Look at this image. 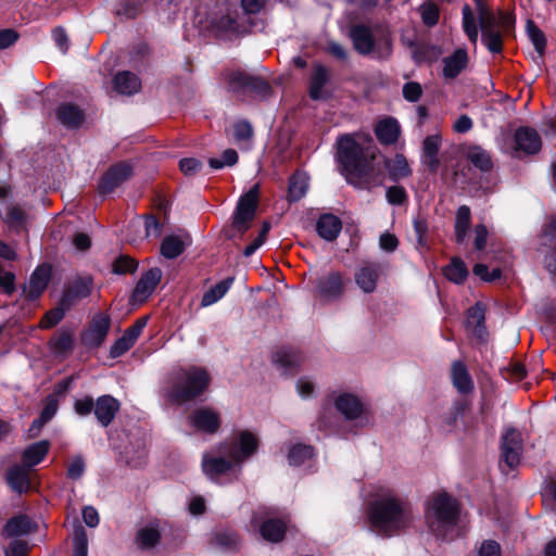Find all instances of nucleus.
<instances>
[{
    "mask_svg": "<svg viewBox=\"0 0 556 556\" xmlns=\"http://www.w3.org/2000/svg\"><path fill=\"white\" fill-rule=\"evenodd\" d=\"M337 160L349 184L368 190L382 185L384 174L375 146L363 147L354 135H342L337 141Z\"/></svg>",
    "mask_w": 556,
    "mask_h": 556,
    "instance_id": "1",
    "label": "nucleus"
},
{
    "mask_svg": "<svg viewBox=\"0 0 556 556\" xmlns=\"http://www.w3.org/2000/svg\"><path fill=\"white\" fill-rule=\"evenodd\" d=\"M371 528L380 535L392 536L407 528L414 520L410 505L390 489H382L368 508Z\"/></svg>",
    "mask_w": 556,
    "mask_h": 556,
    "instance_id": "2",
    "label": "nucleus"
},
{
    "mask_svg": "<svg viewBox=\"0 0 556 556\" xmlns=\"http://www.w3.org/2000/svg\"><path fill=\"white\" fill-rule=\"evenodd\" d=\"M258 440L250 431H241L238 439L225 452L230 460H226L223 457H211L205 454L202 460V467L205 475L211 479H216L220 475L232 469L235 465H239L250 457L257 448Z\"/></svg>",
    "mask_w": 556,
    "mask_h": 556,
    "instance_id": "3",
    "label": "nucleus"
},
{
    "mask_svg": "<svg viewBox=\"0 0 556 556\" xmlns=\"http://www.w3.org/2000/svg\"><path fill=\"white\" fill-rule=\"evenodd\" d=\"M426 521L432 533L443 540L453 539L458 518L457 502L446 493L435 494L426 506Z\"/></svg>",
    "mask_w": 556,
    "mask_h": 556,
    "instance_id": "4",
    "label": "nucleus"
},
{
    "mask_svg": "<svg viewBox=\"0 0 556 556\" xmlns=\"http://www.w3.org/2000/svg\"><path fill=\"white\" fill-rule=\"evenodd\" d=\"M205 369L192 367L181 371L173 386L170 397L177 403H186L203 394L210 384Z\"/></svg>",
    "mask_w": 556,
    "mask_h": 556,
    "instance_id": "5",
    "label": "nucleus"
},
{
    "mask_svg": "<svg viewBox=\"0 0 556 556\" xmlns=\"http://www.w3.org/2000/svg\"><path fill=\"white\" fill-rule=\"evenodd\" d=\"M258 197L260 185L256 184L239 199L232 218V227L240 233L250 228V224L255 216Z\"/></svg>",
    "mask_w": 556,
    "mask_h": 556,
    "instance_id": "6",
    "label": "nucleus"
},
{
    "mask_svg": "<svg viewBox=\"0 0 556 556\" xmlns=\"http://www.w3.org/2000/svg\"><path fill=\"white\" fill-rule=\"evenodd\" d=\"M345 285L343 274L331 270L316 279L314 296L325 303L336 302L343 296Z\"/></svg>",
    "mask_w": 556,
    "mask_h": 556,
    "instance_id": "7",
    "label": "nucleus"
},
{
    "mask_svg": "<svg viewBox=\"0 0 556 556\" xmlns=\"http://www.w3.org/2000/svg\"><path fill=\"white\" fill-rule=\"evenodd\" d=\"M538 252L543 256L546 270L556 276V216L542 228Z\"/></svg>",
    "mask_w": 556,
    "mask_h": 556,
    "instance_id": "8",
    "label": "nucleus"
},
{
    "mask_svg": "<svg viewBox=\"0 0 556 556\" xmlns=\"http://www.w3.org/2000/svg\"><path fill=\"white\" fill-rule=\"evenodd\" d=\"M111 318L105 313H98L93 316L89 327L81 333V342L87 348L100 346L110 330Z\"/></svg>",
    "mask_w": 556,
    "mask_h": 556,
    "instance_id": "9",
    "label": "nucleus"
},
{
    "mask_svg": "<svg viewBox=\"0 0 556 556\" xmlns=\"http://www.w3.org/2000/svg\"><path fill=\"white\" fill-rule=\"evenodd\" d=\"M502 459L510 468H515L520 463L522 453L521 433L516 429H507L502 440Z\"/></svg>",
    "mask_w": 556,
    "mask_h": 556,
    "instance_id": "10",
    "label": "nucleus"
},
{
    "mask_svg": "<svg viewBox=\"0 0 556 556\" xmlns=\"http://www.w3.org/2000/svg\"><path fill=\"white\" fill-rule=\"evenodd\" d=\"M381 275V264L366 263L359 266L355 271L354 281L363 293L370 294L377 290Z\"/></svg>",
    "mask_w": 556,
    "mask_h": 556,
    "instance_id": "11",
    "label": "nucleus"
},
{
    "mask_svg": "<svg viewBox=\"0 0 556 556\" xmlns=\"http://www.w3.org/2000/svg\"><path fill=\"white\" fill-rule=\"evenodd\" d=\"M131 174V166L127 163H119L112 166L100 180V193L106 194L112 192L116 187L130 178Z\"/></svg>",
    "mask_w": 556,
    "mask_h": 556,
    "instance_id": "12",
    "label": "nucleus"
},
{
    "mask_svg": "<svg viewBox=\"0 0 556 556\" xmlns=\"http://www.w3.org/2000/svg\"><path fill=\"white\" fill-rule=\"evenodd\" d=\"M515 152L535 154L542 148V140L536 130L530 127H520L515 131Z\"/></svg>",
    "mask_w": 556,
    "mask_h": 556,
    "instance_id": "13",
    "label": "nucleus"
},
{
    "mask_svg": "<svg viewBox=\"0 0 556 556\" xmlns=\"http://www.w3.org/2000/svg\"><path fill=\"white\" fill-rule=\"evenodd\" d=\"M162 279V270L157 267L146 271L136 285L132 293V300L137 303H143L155 290Z\"/></svg>",
    "mask_w": 556,
    "mask_h": 556,
    "instance_id": "14",
    "label": "nucleus"
},
{
    "mask_svg": "<svg viewBox=\"0 0 556 556\" xmlns=\"http://www.w3.org/2000/svg\"><path fill=\"white\" fill-rule=\"evenodd\" d=\"M121 403L118 400L112 395H101L94 403V416L101 426L108 427L115 418Z\"/></svg>",
    "mask_w": 556,
    "mask_h": 556,
    "instance_id": "15",
    "label": "nucleus"
},
{
    "mask_svg": "<svg viewBox=\"0 0 556 556\" xmlns=\"http://www.w3.org/2000/svg\"><path fill=\"white\" fill-rule=\"evenodd\" d=\"M190 421L195 429L206 433L216 432L220 425L219 414L208 407L194 410L190 416Z\"/></svg>",
    "mask_w": 556,
    "mask_h": 556,
    "instance_id": "16",
    "label": "nucleus"
},
{
    "mask_svg": "<svg viewBox=\"0 0 556 556\" xmlns=\"http://www.w3.org/2000/svg\"><path fill=\"white\" fill-rule=\"evenodd\" d=\"M350 39L354 49L363 55L369 54L375 46L371 28L364 24H356L350 28Z\"/></svg>",
    "mask_w": 556,
    "mask_h": 556,
    "instance_id": "17",
    "label": "nucleus"
},
{
    "mask_svg": "<svg viewBox=\"0 0 556 556\" xmlns=\"http://www.w3.org/2000/svg\"><path fill=\"white\" fill-rule=\"evenodd\" d=\"M51 277V267L48 265L38 266L31 274L28 283L24 287L27 299H37L47 288Z\"/></svg>",
    "mask_w": 556,
    "mask_h": 556,
    "instance_id": "18",
    "label": "nucleus"
},
{
    "mask_svg": "<svg viewBox=\"0 0 556 556\" xmlns=\"http://www.w3.org/2000/svg\"><path fill=\"white\" fill-rule=\"evenodd\" d=\"M329 79L330 74L328 68L321 64H315L309 78V97L313 100H321L328 97V92L325 90V87Z\"/></svg>",
    "mask_w": 556,
    "mask_h": 556,
    "instance_id": "19",
    "label": "nucleus"
},
{
    "mask_svg": "<svg viewBox=\"0 0 556 556\" xmlns=\"http://www.w3.org/2000/svg\"><path fill=\"white\" fill-rule=\"evenodd\" d=\"M442 74L446 79L456 78L468 64V54L465 49H457L451 55L442 60Z\"/></svg>",
    "mask_w": 556,
    "mask_h": 556,
    "instance_id": "20",
    "label": "nucleus"
},
{
    "mask_svg": "<svg viewBox=\"0 0 556 556\" xmlns=\"http://www.w3.org/2000/svg\"><path fill=\"white\" fill-rule=\"evenodd\" d=\"M3 222L16 231L25 230L28 224V213L17 203H8L1 213Z\"/></svg>",
    "mask_w": 556,
    "mask_h": 556,
    "instance_id": "21",
    "label": "nucleus"
},
{
    "mask_svg": "<svg viewBox=\"0 0 556 556\" xmlns=\"http://www.w3.org/2000/svg\"><path fill=\"white\" fill-rule=\"evenodd\" d=\"M484 305L478 302L468 309L466 326L467 329L479 340H484L486 337V328L484 326Z\"/></svg>",
    "mask_w": 556,
    "mask_h": 556,
    "instance_id": "22",
    "label": "nucleus"
},
{
    "mask_svg": "<svg viewBox=\"0 0 556 556\" xmlns=\"http://www.w3.org/2000/svg\"><path fill=\"white\" fill-rule=\"evenodd\" d=\"M441 142L442 138L438 134L427 136L422 142V162L432 173L437 172L440 165L438 152Z\"/></svg>",
    "mask_w": 556,
    "mask_h": 556,
    "instance_id": "23",
    "label": "nucleus"
},
{
    "mask_svg": "<svg viewBox=\"0 0 556 556\" xmlns=\"http://www.w3.org/2000/svg\"><path fill=\"white\" fill-rule=\"evenodd\" d=\"M381 161L382 169L386 168L393 180H400L410 176L412 169L407 160L402 154H396L393 159L384 160L378 155Z\"/></svg>",
    "mask_w": 556,
    "mask_h": 556,
    "instance_id": "24",
    "label": "nucleus"
},
{
    "mask_svg": "<svg viewBox=\"0 0 556 556\" xmlns=\"http://www.w3.org/2000/svg\"><path fill=\"white\" fill-rule=\"evenodd\" d=\"M342 229L340 218L332 214L321 215L316 223L317 233L327 241H333Z\"/></svg>",
    "mask_w": 556,
    "mask_h": 556,
    "instance_id": "25",
    "label": "nucleus"
},
{
    "mask_svg": "<svg viewBox=\"0 0 556 556\" xmlns=\"http://www.w3.org/2000/svg\"><path fill=\"white\" fill-rule=\"evenodd\" d=\"M113 86L118 93L131 96L140 90L141 81L136 74L124 71L114 76Z\"/></svg>",
    "mask_w": 556,
    "mask_h": 556,
    "instance_id": "26",
    "label": "nucleus"
},
{
    "mask_svg": "<svg viewBox=\"0 0 556 556\" xmlns=\"http://www.w3.org/2000/svg\"><path fill=\"white\" fill-rule=\"evenodd\" d=\"M451 378L459 393L467 394L473 390L472 379L464 363L456 361L452 364Z\"/></svg>",
    "mask_w": 556,
    "mask_h": 556,
    "instance_id": "27",
    "label": "nucleus"
},
{
    "mask_svg": "<svg viewBox=\"0 0 556 556\" xmlns=\"http://www.w3.org/2000/svg\"><path fill=\"white\" fill-rule=\"evenodd\" d=\"M33 523L26 515H17L8 520L2 530L4 538L16 539L31 532Z\"/></svg>",
    "mask_w": 556,
    "mask_h": 556,
    "instance_id": "28",
    "label": "nucleus"
},
{
    "mask_svg": "<svg viewBox=\"0 0 556 556\" xmlns=\"http://www.w3.org/2000/svg\"><path fill=\"white\" fill-rule=\"evenodd\" d=\"M7 482L17 493L27 492L30 488V480L26 466L15 465L10 468L7 473Z\"/></svg>",
    "mask_w": 556,
    "mask_h": 556,
    "instance_id": "29",
    "label": "nucleus"
},
{
    "mask_svg": "<svg viewBox=\"0 0 556 556\" xmlns=\"http://www.w3.org/2000/svg\"><path fill=\"white\" fill-rule=\"evenodd\" d=\"M56 118L63 126L76 128L84 122V113L78 106L64 103L56 109Z\"/></svg>",
    "mask_w": 556,
    "mask_h": 556,
    "instance_id": "30",
    "label": "nucleus"
},
{
    "mask_svg": "<svg viewBox=\"0 0 556 556\" xmlns=\"http://www.w3.org/2000/svg\"><path fill=\"white\" fill-rule=\"evenodd\" d=\"M334 404L337 409L348 419H355L363 412V404L361 401L349 393L339 395Z\"/></svg>",
    "mask_w": 556,
    "mask_h": 556,
    "instance_id": "31",
    "label": "nucleus"
},
{
    "mask_svg": "<svg viewBox=\"0 0 556 556\" xmlns=\"http://www.w3.org/2000/svg\"><path fill=\"white\" fill-rule=\"evenodd\" d=\"M189 244L190 240L188 236H167L162 241L161 253L166 258H176L185 251L186 247Z\"/></svg>",
    "mask_w": 556,
    "mask_h": 556,
    "instance_id": "32",
    "label": "nucleus"
},
{
    "mask_svg": "<svg viewBox=\"0 0 556 556\" xmlns=\"http://www.w3.org/2000/svg\"><path fill=\"white\" fill-rule=\"evenodd\" d=\"M378 140L383 144H392L397 141L400 126L393 118L380 121L375 128Z\"/></svg>",
    "mask_w": 556,
    "mask_h": 556,
    "instance_id": "33",
    "label": "nucleus"
},
{
    "mask_svg": "<svg viewBox=\"0 0 556 556\" xmlns=\"http://www.w3.org/2000/svg\"><path fill=\"white\" fill-rule=\"evenodd\" d=\"M161 539V532L157 522H151L137 532L136 543L141 549L153 548Z\"/></svg>",
    "mask_w": 556,
    "mask_h": 556,
    "instance_id": "34",
    "label": "nucleus"
},
{
    "mask_svg": "<svg viewBox=\"0 0 556 556\" xmlns=\"http://www.w3.org/2000/svg\"><path fill=\"white\" fill-rule=\"evenodd\" d=\"M92 280L90 278H81L74 282L72 288L62 299V304L70 307L75 301L87 298L91 293Z\"/></svg>",
    "mask_w": 556,
    "mask_h": 556,
    "instance_id": "35",
    "label": "nucleus"
},
{
    "mask_svg": "<svg viewBox=\"0 0 556 556\" xmlns=\"http://www.w3.org/2000/svg\"><path fill=\"white\" fill-rule=\"evenodd\" d=\"M50 447V443L47 440H42L29 445L23 452V464L26 467H33L39 464L47 455Z\"/></svg>",
    "mask_w": 556,
    "mask_h": 556,
    "instance_id": "36",
    "label": "nucleus"
},
{
    "mask_svg": "<svg viewBox=\"0 0 556 556\" xmlns=\"http://www.w3.org/2000/svg\"><path fill=\"white\" fill-rule=\"evenodd\" d=\"M308 190V177L304 173H295L289 180L288 201L296 202L305 197Z\"/></svg>",
    "mask_w": 556,
    "mask_h": 556,
    "instance_id": "37",
    "label": "nucleus"
},
{
    "mask_svg": "<svg viewBox=\"0 0 556 556\" xmlns=\"http://www.w3.org/2000/svg\"><path fill=\"white\" fill-rule=\"evenodd\" d=\"M462 25L464 33L468 37L469 41L476 46L479 38V28L477 24V17L475 15V12L470 8L469 4H464L462 10Z\"/></svg>",
    "mask_w": 556,
    "mask_h": 556,
    "instance_id": "38",
    "label": "nucleus"
},
{
    "mask_svg": "<svg viewBox=\"0 0 556 556\" xmlns=\"http://www.w3.org/2000/svg\"><path fill=\"white\" fill-rule=\"evenodd\" d=\"M233 282V278H227L210 288L202 296L201 306L207 307L225 296Z\"/></svg>",
    "mask_w": 556,
    "mask_h": 556,
    "instance_id": "39",
    "label": "nucleus"
},
{
    "mask_svg": "<svg viewBox=\"0 0 556 556\" xmlns=\"http://www.w3.org/2000/svg\"><path fill=\"white\" fill-rule=\"evenodd\" d=\"M74 346L73 332L71 330H61L50 340L51 351L56 355L68 354Z\"/></svg>",
    "mask_w": 556,
    "mask_h": 556,
    "instance_id": "40",
    "label": "nucleus"
},
{
    "mask_svg": "<svg viewBox=\"0 0 556 556\" xmlns=\"http://www.w3.org/2000/svg\"><path fill=\"white\" fill-rule=\"evenodd\" d=\"M261 535L264 540L276 543L283 539L286 533V525L278 519H269L261 526Z\"/></svg>",
    "mask_w": 556,
    "mask_h": 556,
    "instance_id": "41",
    "label": "nucleus"
},
{
    "mask_svg": "<svg viewBox=\"0 0 556 556\" xmlns=\"http://www.w3.org/2000/svg\"><path fill=\"white\" fill-rule=\"evenodd\" d=\"M274 363L285 370L296 367L301 362V356L292 349L282 348L275 352Z\"/></svg>",
    "mask_w": 556,
    "mask_h": 556,
    "instance_id": "42",
    "label": "nucleus"
},
{
    "mask_svg": "<svg viewBox=\"0 0 556 556\" xmlns=\"http://www.w3.org/2000/svg\"><path fill=\"white\" fill-rule=\"evenodd\" d=\"M470 225V208L466 205L458 207L455 217V237L458 243H463Z\"/></svg>",
    "mask_w": 556,
    "mask_h": 556,
    "instance_id": "43",
    "label": "nucleus"
},
{
    "mask_svg": "<svg viewBox=\"0 0 556 556\" xmlns=\"http://www.w3.org/2000/svg\"><path fill=\"white\" fill-rule=\"evenodd\" d=\"M56 410L58 401L54 399V396H49L39 418L33 421L29 431H34L35 434L38 433L43 425L53 418V416L56 414Z\"/></svg>",
    "mask_w": 556,
    "mask_h": 556,
    "instance_id": "44",
    "label": "nucleus"
},
{
    "mask_svg": "<svg viewBox=\"0 0 556 556\" xmlns=\"http://www.w3.org/2000/svg\"><path fill=\"white\" fill-rule=\"evenodd\" d=\"M444 275L450 281L463 283L468 276V270L460 258L454 257L444 268Z\"/></svg>",
    "mask_w": 556,
    "mask_h": 556,
    "instance_id": "45",
    "label": "nucleus"
},
{
    "mask_svg": "<svg viewBox=\"0 0 556 556\" xmlns=\"http://www.w3.org/2000/svg\"><path fill=\"white\" fill-rule=\"evenodd\" d=\"M250 76L243 71H229L226 73L228 89L232 92H241L248 90Z\"/></svg>",
    "mask_w": 556,
    "mask_h": 556,
    "instance_id": "46",
    "label": "nucleus"
},
{
    "mask_svg": "<svg viewBox=\"0 0 556 556\" xmlns=\"http://www.w3.org/2000/svg\"><path fill=\"white\" fill-rule=\"evenodd\" d=\"M468 160L479 169L486 172L492 168L490 154L480 147H472L467 152Z\"/></svg>",
    "mask_w": 556,
    "mask_h": 556,
    "instance_id": "47",
    "label": "nucleus"
},
{
    "mask_svg": "<svg viewBox=\"0 0 556 556\" xmlns=\"http://www.w3.org/2000/svg\"><path fill=\"white\" fill-rule=\"evenodd\" d=\"M68 307H66V304L60 303L59 306L48 311L43 317L41 318L38 327L40 329H50L54 327L56 324H59L65 316V312Z\"/></svg>",
    "mask_w": 556,
    "mask_h": 556,
    "instance_id": "48",
    "label": "nucleus"
},
{
    "mask_svg": "<svg viewBox=\"0 0 556 556\" xmlns=\"http://www.w3.org/2000/svg\"><path fill=\"white\" fill-rule=\"evenodd\" d=\"M313 456V448L309 445L296 444L292 446L288 453L289 464L300 466Z\"/></svg>",
    "mask_w": 556,
    "mask_h": 556,
    "instance_id": "49",
    "label": "nucleus"
},
{
    "mask_svg": "<svg viewBox=\"0 0 556 556\" xmlns=\"http://www.w3.org/2000/svg\"><path fill=\"white\" fill-rule=\"evenodd\" d=\"M419 13L421 16V21L426 26L432 27L438 24L440 11L435 3L427 2L421 4L419 7Z\"/></svg>",
    "mask_w": 556,
    "mask_h": 556,
    "instance_id": "50",
    "label": "nucleus"
},
{
    "mask_svg": "<svg viewBox=\"0 0 556 556\" xmlns=\"http://www.w3.org/2000/svg\"><path fill=\"white\" fill-rule=\"evenodd\" d=\"M527 33L535 50L539 53H542L546 45L545 36L542 30L534 24V22L528 21Z\"/></svg>",
    "mask_w": 556,
    "mask_h": 556,
    "instance_id": "51",
    "label": "nucleus"
},
{
    "mask_svg": "<svg viewBox=\"0 0 556 556\" xmlns=\"http://www.w3.org/2000/svg\"><path fill=\"white\" fill-rule=\"evenodd\" d=\"M238 162V153L233 149H227L223 152L222 160L212 157L208 164L214 169H220L225 166H232Z\"/></svg>",
    "mask_w": 556,
    "mask_h": 556,
    "instance_id": "52",
    "label": "nucleus"
},
{
    "mask_svg": "<svg viewBox=\"0 0 556 556\" xmlns=\"http://www.w3.org/2000/svg\"><path fill=\"white\" fill-rule=\"evenodd\" d=\"M478 22L482 34L498 30V20L492 10L479 15Z\"/></svg>",
    "mask_w": 556,
    "mask_h": 556,
    "instance_id": "53",
    "label": "nucleus"
},
{
    "mask_svg": "<svg viewBox=\"0 0 556 556\" xmlns=\"http://www.w3.org/2000/svg\"><path fill=\"white\" fill-rule=\"evenodd\" d=\"M482 41L492 53H498L502 51V35L500 29L482 34Z\"/></svg>",
    "mask_w": 556,
    "mask_h": 556,
    "instance_id": "54",
    "label": "nucleus"
},
{
    "mask_svg": "<svg viewBox=\"0 0 556 556\" xmlns=\"http://www.w3.org/2000/svg\"><path fill=\"white\" fill-rule=\"evenodd\" d=\"M148 319V316H142L138 318L132 326L124 331V334L130 340V342H132V344L136 343L142 330L147 326Z\"/></svg>",
    "mask_w": 556,
    "mask_h": 556,
    "instance_id": "55",
    "label": "nucleus"
},
{
    "mask_svg": "<svg viewBox=\"0 0 556 556\" xmlns=\"http://www.w3.org/2000/svg\"><path fill=\"white\" fill-rule=\"evenodd\" d=\"M134 346L132 342L123 333V336L117 339L114 344L111 346L110 356L112 358H116L125 354Z\"/></svg>",
    "mask_w": 556,
    "mask_h": 556,
    "instance_id": "56",
    "label": "nucleus"
},
{
    "mask_svg": "<svg viewBox=\"0 0 556 556\" xmlns=\"http://www.w3.org/2000/svg\"><path fill=\"white\" fill-rule=\"evenodd\" d=\"M29 544L24 540H13L5 549V556H27Z\"/></svg>",
    "mask_w": 556,
    "mask_h": 556,
    "instance_id": "57",
    "label": "nucleus"
},
{
    "mask_svg": "<svg viewBox=\"0 0 556 556\" xmlns=\"http://www.w3.org/2000/svg\"><path fill=\"white\" fill-rule=\"evenodd\" d=\"M387 200L392 205H402L407 200L406 191L403 187L393 186L387 190Z\"/></svg>",
    "mask_w": 556,
    "mask_h": 556,
    "instance_id": "58",
    "label": "nucleus"
},
{
    "mask_svg": "<svg viewBox=\"0 0 556 556\" xmlns=\"http://www.w3.org/2000/svg\"><path fill=\"white\" fill-rule=\"evenodd\" d=\"M136 268L137 263L128 256H121L113 264V271L115 274L132 273Z\"/></svg>",
    "mask_w": 556,
    "mask_h": 556,
    "instance_id": "59",
    "label": "nucleus"
},
{
    "mask_svg": "<svg viewBox=\"0 0 556 556\" xmlns=\"http://www.w3.org/2000/svg\"><path fill=\"white\" fill-rule=\"evenodd\" d=\"M88 541L86 532L80 529L74 535V552L72 556H87Z\"/></svg>",
    "mask_w": 556,
    "mask_h": 556,
    "instance_id": "60",
    "label": "nucleus"
},
{
    "mask_svg": "<svg viewBox=\"0 0 556 556\" xmlns=\"http://www.w3.org/2000/svg\"><path fill=\"white\" fill-rule=\"evenodd\" d=\"M202 167V162L194 157L182 159L179 162L180 170L187 176L195 175Z\"/></svg>",
    "mask_w": 556,
    "mask_h": 556,
    "instance_id": "61",
    "label": "nucleus"
},
{
    "mask_svg": "<svg viewBox=\"0 0 556 556\" xmlns=\"http://www.w3.org/2000/svg\"><path fill=\"white\" fill-rule=\"evenodd\" d=\"M422 93L420 84L415 81L406 83L403 87V97L409 102H417Z\"/></svg>",
    "mask_w": 556,
    "mask_h": 556,
    "instance_id": "62",
    "label": "nucleus"
},
{
    "mask_svg": "<svg viewBox=\"0 0 556 556\" xmlns=\"http://www.w3.org/2000/svg\"><path fill=\"white\" fill-rule=\"evenodd\" d=\"M94 403L90 396L78 399L74 403L75 413L79 416H88L92 410L94 412Z\"/></svg>",
    "mask_w": 556,
    "mask_h": 556,
    "instance_id": "63",
    "label": "nucleus"
},
{
    "mask_svg": "<svg viewBox=\"0 0 556 556\" xmlns=\"http://www.w3.org/2000/svg\"><path fill=\"white\" fill-rule=\"evenodd\" d=\"M501 546L497 542L489 540L484 541L479 548V556H500Z\"/></svg>",
    "mask_w": 556,
    "mask_h": 556,
    "instance_id": "64",
    "label": "nucleus"
}]
</instances>
